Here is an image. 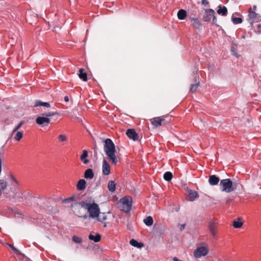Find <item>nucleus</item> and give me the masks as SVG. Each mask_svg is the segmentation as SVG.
I'll return each mask as SVG.
<instances>
[{
    "label": "nucleus",
    "mask_w": 261,
    "mask_h": 261,
    "mask_svg": "<svg viewBox=\"0 0 261 261\" xmlns=\"http://www.w3.org/2000/svg\"><path fill=\"white\" fill-rule=\"evenodd\" d=\"M10 179L11 185L13 186L12 188L13 189V194L10 195V197H12L14 198H22V193L19 189V182L16 178L13 175H10Z\"/></svg>",
    "instance_id": "obj_4"
},
{
    "label": "nucleus",
    "mask_w": 261,
    "mask_h": 261,
    "mask_svg": "<svg viewBox=\"0 0 261 261\" xmlns=\"http://www.w3.org/2000/svg\"><path fill=\"white\" fill-rule=\"evenodd\" d=\"M248 16L249 18L248 20L251 24L254 21H258L261 18V16L259 14L256 13L254 11H253L252 8L249 9Z\"/></svg>",
    "instance_id": "obj_8"
},
{
    "label": "nucleus",
    "mask_w": 261,
    "mask_h": 261,
    "mask_svg": "<svg viewBox=\"0 0 261 261\" xmlns=\"http://www.w3.org/2000/svg\"><path fill=\"white\" fill-rule=\"evenodd\" d=\"M232 21L234 24H237L242 23V19L240 17H234L233 16L231 17Z\"/></svg>",
    "instance_id": "obj_32"
},
{
    "label": "nucleus",
    "mask_w": 261,
    "mask_h": 261,
    "mask_svg": "<svg viewBox=\"0 0 261 261\" xmlns=\"http://www.w3.org/2000/svg\"><path fill=\"white\" fill-rule=\"evenodd\" d=\"M7 182L4 179H0V193L3 192L7 187Z\"/></svg>",
    "instance_id": "obj_28"
},
{
    "label": "nucleus",
    "mask_w": 261,
    "mask_h": 261,
    "mask_svg": "<svg viewBox=\"0 0 261 261\" xmlns=\"http://www.w3.org/2000/svg\"><path fill=\"white\" fill-rule=\"evenodd\" d=\"M173 261H183L182 260H180V259H179L177 257H174L173 258Z\"/></svg>",
    "instance_id": "obj_44"
},
{
    "label": "nucleus",
    "mask_w": 261,
    "mask_h": 261,
    "mask_svg": "<svg viewBox=\"0 0 261 261\" xmlns=\"http://www.w3.org/2000/svg\"><path fill=\"white\" fill-rule=\"evenodd\" d=\"M231 51L233 52V54L234 55H236V54H235V53H234V50H233V48H231Z\"/></svg>",
    "instance_id": "obj_49"
},
{
    "label": "nucleus",
    "mask_w": 261,
    "mask_h": 261,
    "mask_svg": "<svg viewBox=\"0 0 261 261\" xmlns=\"http://www.w3.org/2000/svg\"><path fill=\"white\" fill-rule=\"evenodd\" d=\"M188 198H189V200L190 201L194 200L198 197V194L195 191H194L192 190H189L188 192Z\"/></svg>",
    "instance_id": "obj_21"
},
{
    "label": "nucleus",
    "mask_w": 261,
    "mask_h": 261,
    "mask_svg": "<svg viewBox=\"0 0 261 261\" xmlns=\"http://www.w3.org/2000/svg\"><path fill=\"white\" fill-rule=\"evenodd\" d=\"M187 16V12L183 9H180L177 13V17L180 20H184Z\"/></svg>",
    "instance_id": "obj_23"
},
{
    "label": "nucleus",
    "mask_w": 261,
    "mask_h": 261,
    "mask_svg": "<svg viewBox=\"0 0 261 261\" xmlns=\"http://www.w3.org/2000/svg\"><path fill=\"white\" fill-rule=\"evenodd\" d=\"M129 243L131 245L134 247H136L138 248H140L143 246V244L139 243L135 239H132L130 240Z\"/></svg>",
    "instance_id": "obj_25"
},
{
    "label": "nucleus",
    "mask_w": 261,
    "mask_h": 261,
    "mask_svg": "<svg viewBox=\"0 0 261 261\" xmlns=\"http://www.w3.org/2000/svg\"><path fill=\"white\" fill-rule=\"evenodd\" d=\"M10 179L11 185L13 186L12 188L13 189V194L10 195V197H12L14 198H22V193L19 189V182L16 178L13 175H10Z\"/></svg>",
    "instance_id": "obj_3"
},
{
    "label": "nucleus",
    "mask_w": 261,
    "mask_h": 261,
    "mask_svg": "<svg viewBox=\"0 0 261 261\" xmlns=\"http://www.w3.org/2000/svg\"><path fill=\"white\" fill-rule=\"evenodd\" d=\"M252 9L253 10V11H254V12H255V10H256V6H253Z\"/></svg>",
    "instance_id": "obj_47"
},
{
    "label": "nucleus",
    "mask_w": 261,
    "mask_h": 261,
    "mask_svg": "<svg viewBox=\"0 0 261 261\" xmlns=\"http://www.w3.org/2000/svg\"><path fill=\"white\" fill-rule=\"evenodd\" d=\"M103 226L105 227H106L107 226V224L106 223L104 224Z\"/></svg>",
    "instance_id": "obj_51"
},
{
    "label": "nucleus",
    "mask_w": 261,
    "mask_h": 261,
    "mask_svg": "<svg viewBox=\"0 0 261 261\" xmlns=\"http://www.w3.org/2000/svg\"><path fill=\"white\" fill-rule=\"evenodd\" d=\"M108 188L110 192H114L116 189V184L115 182L113 180L109 181L108 184Z\"/></svg>",
    "instance_id": "obj_26"
},
{
    "label": "nucleus",
    "mask_w": 261,
    "mask_h": 261,
    "mask_svg": "<svg viewBox=\"0 0 261 261\" xmlns=\"http://www.w3.org/2000/svg\"><path fill=\"white\" fill-rule=\"evenodd\" d=\"M57 112H47V113H43L42 114L43 116H46V117H49V116H53V115H56L57 114Z\"/></svg>",
    "instance_id": "obj_38"
},
{
    "label": "nucleus",
    "mask_w": 261,
    "mask_h": 261,
    "mask_svg": "<svg viewBox=\"0 0 261 261\" xmlns=\"http://www.w3.org/2000/svg\"><path fill=\"white\" fill-rule=\"evenodd\" d=\"M58 139L61 142H65L67 141V137L65 135L61 134L58 136Z\"/></svg>",
    "instance_id": "obj_33"
},
{
    "label": "nucleus",
    "mask_w": 261,
    "mask_h": 261,
    "mask_svg": "<svg viewBox=\"0 0 261 261\" xmlns=\"http://www.w3.org/2000/svg\"><path fill=\"white\" fill-rule=\"evenodd\" d=\"M257 28H261V24H258L257 25Z\"/></svg>",
    "instance_id": "obj_50"
},
{
    "label": "nucleus",
    "mask_w": 261,
    "mask_h": 261,
    "mask_svg": "<svg viewBox=\"0 0 261 261\" xmlns=\"http://www.w3.org/2000/svg\"><path fill=\"white\" fill-rule=\"evenodd\" d=\"M231 201V199L230 198H227L226 200V203L227 204H229Z\"/></svg>",
    "instance_id": "obj_45"
},
{
    "label": "nucleus",
    "mask_w": 261,
    "mask_h": 261,
    "mask_svg": "<svg viewBox=\"0 0 261 261\" xmlns=\"http://www.w3.org/2000/svg\"><path fill=\"white\" fill-rule=\"evenodd\" d=\"M127 137L134 141H137L138 140L139 136L134 129H128L126 133Z\"/></svg>",
    "instance_id": "obj_13"
},
{
    "label": "nucleus",
    "mask_w": 261,
    "mask_h": 261,
    "mask_svg": "<svg viewBox=\"0 0 261 261\" xmlns=\"http://www.w3.org/2000/svg\"><path fill=\"white\" fill-rule=\"evenodd\" d=\"M23 121H20L17 124V125L15 127V128H14L13 131V134H14L15 132H16L18 129H19L21 127V126L23 124Z\"/></svg>",
    "instance_id": "obj_37"
},
{
    "label": "nucleus",
    "mask_w": 261,
    "mask_h": 261,
    "mask_svg": "<svg viewBox=\"0 0 261 261\" xmlns=\"http://www.w3.org/2000/svg\"><path fill=\"white\" fill-rule=\"evenodd\" d=\"M111 167L108 162L104 159L102 161V173L105 175L110 174Z\"/></svg>",
    "instance_id": "obj_12"
},
{
    "label": "nucleus",
    "mask_w": 261,
    "mask_h": 261,
    "mask_svg": "<svg viewBox=\"0 0 261 261\" xmlns=\"http://www.w3.org/2000/svg\"><path fill=\"white\" fill-rule=\"evenodd\" d=\"M94 177V173L92 169H87L84 173V177L86 179H92Z\"/></svg>",
    "instance_id": "obj_19"
},
{
    "label": "nucleus",
    "mask_w": 261,
    "mask_h": 261,
    "mask_svg": "<svg viewBox=\"0 0 261 261\" xmlns=\"http://www.w3.org/2000/svg\"><path fill=\"white\" fill-rule=\"evenodd\" d=\"M215 12L213 9H207L205 10V13L203 16V20L204 21H210Z\"/></svg>",
    "instance_id": "obj_11"
},
{
    "label": "nucleus",
    "mask_w": 261,
    "mask_h": 261,
    "mask_svg": "<svg viewBox=\"0 0 261 261\" xmlns=\"http://www.w3.org/2000/svg\"><path fill=\"white\" fill-rule=\"evenodd\" d=\"M72 240L76 243H81L82 242V239L80 237L76 236H73L72 237Z\"/></svg>",
    "instance_id": "obj_36"
},
{
    "label": "nucleus",
    "mask_w": 261,
    "mask_h": 261,
    "mask_svg": "<svg viewBox=\"0 0 261 261\" xmlns=\"http://www.w3.org/2000/svg\"><path fill=\"white\" fill-rule=\"evenodd\" d=\"M165 120L164 116L154 117L150 120L151 124L158 127L162 125V122Z\"/></svg>",
    "instance_id": "obj_10"
},
{
    "label": "nucleus",
    "mask_w": 261,
    "mask_h": 261,
    "mask_svg": "<svg viewBox=\"0 0 261 261\" xmlns=\"http://www.w3.org/2000/svg\"><path fill=\"white\" fill-rule=\"evenodd\" d=\"M201 244L204 245L197 247L194 251L193 255L196 258H199L202 256H204L209 252L208 246L205 245L204 243H202Z\"/></svg>",
    "instance_id": "obj_6"
},
{
    "label": "nucleus",
    "mask_w": 261,
    "mask_h": 261,
    "mask_svg": "<svg viewBox=\"0 0 261 261\" xmlns=\"http://www.w3.org/2000/svg\"><path fill=\"white\" fill-rule=\"evenodd\" d=\"M90 240L93 241L94 242L97 243L100 241L101 236L99 233H96L94 236L92 234H90L88 236Z\"/></svg>",
    "instance_id": "obj_20"
},
{
    "label": "nucleus",
    "mask_w": 261,
    "mask_h": 261,
    "mask_svg": "<svg viewBox=\"0 0 261 261\" xmlns=\"http://www.w3.org/2000/svg\"><path fill=\"white\" fill-rule=\"evenodd\" d=\"M208 228L212 234L215 238L216 237V223L213 220H211L208 223Z\"/></svg>",
    "instance_id": "obj_14"
},
{
    "label": "nucleus",
    "mask_w": 261,
    "mask_h": 261,
    "mask_svg": "<svg viewBox=\"0 0 261 261\" xmlns=\"http://www.w3.org/2000/svg\"><path fill=\"white\" fill-rule=\"evenodd\" d=\"M103 149L109 161L114 165L118 163V159L115 155L116 148L113 141L110 139H106L104 141Z\"/></svg>",
    "instance_id": "obj_2"
},
{
    "label": "nucleus",
    "mask_w": 261,
    "mask_h": 261,
    "mask_svg": "<svg viewBox=\"0 0 261 261\" xmlns=\"http://www.w3.org/2000/svg\"><path fill=\"white\" fill-rule=\"evenodd\" d=\"M50 121V119L49 118L44 116H39L36 119V123L43 126H47Z\"/></svg>",
    "instance_id": "obj_9"
},
{
    "label": "nucleus",
    "mask_w": 261,
    "mask_h": 261,
    "mask_svg": "<svg viewBox=\"0 0 261 261\" xmlns=\"http://www.w3.org/2000/svg\"><path fill=\"white\" fill-rule=\"evenodd\" d=\"M173 175L171 172H166L164 174V179L166 181H170L172 178Z\"/></svg>",
    "instance_id": "obj_31"
},
{
    "label": "nucleus",
    "mask_w": 261,
    "mask_h": 261,
    "mask_svg": "<svg viewBox=\"0 0 261 261\" xmlns=\"http://www.w3.org/2000/svg\"><path fill=\"white\" fill-rule=\"evenodd\" d=\"M88 156V152L87 150H84L80 156V160L84 164H87L89 163V160L87 159Z\"/></svg>",
    "instance_id": "obj_15"
},
{
    "label": "nucleus",
    "mask_w": 261,
    "mask_h": 261,
    "mask_svg": "<svg viewBox=\"0 0 261 261\" xmlns=\"http://www.w3.org/2000/svg\"><path fill=\"white\" fill-rule=\"evenodd\" d=\"M143 221L146 225L147 226H150L153 224V220L152 217L148 216L144 219Z\"/></svg>",
    "instance_id": "obj_27"
},
{
    "label": "nucleus",
    "mask_w": 261,
    "mask_h": 261,
    "mask_svg": "<svg viewBox=\"0 0 261 261\" xmlns=\"http://www.w3.org/2000/svg\"><path fill=\"white\" fill-rule=\"evenodd\" d=\"M217 13L222 16H226L227 14V9L225 6H221L220 5L217 10Z\"/></svg>",
    "instance_id": "obj_22"
},
{
    "label": "nucleus",
    "mask_w": 261,
    "mask_h": 261,
    "mask_svg": "<svg viewBox=\"0 0 261 261\" xmlns=\"http://www.w3.org/2000/svg\"><path fill=\"white\" fill-rule=\"evenodd\" d=\"M87 217H88V216H87V215H84V216H83V218L84 219H87Z\"/></svg>",
    "instance_id": "obj_48"
},
{
    "label": "nucleus",
    "mask_w": 261,
    "mask_h": 261,
    "mask_svg": "<svg viewBox=\"0 0 261 261\" xmlns=\"http://www.w3.org/2000/svg\"><path fill=\"white\" fill-rule=\"evenodd\" d=\"M76 203L75 204H77ZM82 207L87 210L89 217L92 219L96 218L98 221L102 222L107 219V216L105 213H100L99 205L95 203L81 201L78 203Z\"/></svg>",
    "instance_id": "obj_1"
},
{
    "label": "nucleus",
    "mask_w": 261,
    "mask_h": 261,
    "mask_svg": "<svg viewBox=\"0 0 261 261\" xmlns=\"http://www.w3.org/2000/svg\"><path fill=\"white\" fill-rule=\"evenodd\" d=\"M86 187V181L85 179H80L77 184L76 188L77 190L82 191Z\"/></svg>",
    "instance_id": "obj_18"
},
{
    "label": "nucleus",
    "mask_w": 261,
    "mask_h": 261,
    "mask_svg": "<svg viewBox=\"0 0 261 261\" xmlns=\"http://www.w3.org/2000/svg\"><path fill=\"white\" fill-rule=\"evenodd\" d=\"M185 226H186V225H185V224H181V225H180V229L181 230H182V229H184L185 228Z\"/></svg>",
    "instance_id": "obj_43"
},
{
    "label": "nucleus",
    "mask_w": 261,
    "mask_h": 261,
    "mask_svg": "<svg viewBox=\"0 0 261 261\" xmlns=\"http://www.w3.org/2000/svg\"><path fill=\"white\" fill-rule=\"evenodd\" d=\"M191 21L194 29H199L201 27V23L200 20L196 18H191Z\"/></svg>",
    "instance_id": "obj_17"
},
{
    "label": "nucleus",
    "mask_w": 261,
    "mask_h": 261,
    "mask_svg": "<svg viewBox=\"0 0 261 261\" xmlns=\"http://www.w3.org/2000/svg\"><path fill=\"white\" fill-rule=\"evenodd\" d=\"M9 246L13 249V250L15 251H17L18 250L15 248V247L13 245H11V244H8Z\"/></svg>",
    "instance_id": "obj_42"
},
{
    "label": "nucleus",
    "mask_w": 261,
    "mask_h": 261,
    "mask_svg": "<svg viewBox=\"0 0 261 261\" xmlns=\"http://www.w3.org/2000/svg\"><path fill=\"white\" fill-rule=\"evenodd\" d=\"M23 134L21 132H17L15 137V140L18 141L22 138Z\"/></svg>",
    "instance_id": "obj_34"
},
{
    "label": "nucleus",
    "mask_w": 261,
    "mask_h": 261,
    "mask_svg": "<svg viewBox=\"0 0 261 261\" xmlns=\"http://www.w3.org/2000/svg\"><path fill=\"white\" fill-rule=\"evenodd\" d=\"M64 100L66 101V102H68L69 101V98L67 96H65L64 97Z\"/></svg>",
    "instance_id": "obj_46"
},
{
    "label": "nucleus",
    "mask_w": 261,
    "mask_h": 261,
    "mask_svg": "<svg viewBox=\"0 0 261 261\" xmlns=\"http://www.w3.org/2000/svg\"><path fill=\"white\" fill-rule=\"evenodd\" d=\"M220 187L222 191L230 193L234 190L233 184L229 178L222 179L220 182Z\"/></svg>",
    "instance_id": "obj_7"
},
{
    "label": "nucleus",
    "mask_w": 261,
    "mask_h": 261,
    "mask_svg": "<svg viewBox=\"0 0 261 261\" xmlns=\"http://www.w3.org/2000/svg\"><path fill=\"white\" fill-rule=\"evenodd\" d=\"M220 179L215 175H210L208 179V182L212 186H215L218 184Z\"/></svg>",
    "instance_id": "obj_16"
},
{
    "label": "nucleus",
    "mask_w": 261,
    "mask_h": 261,
    "mask_svg": "<svg viewBox=\"0 0 261 261\" xmlns=\"http://www.w3.org/2000/svg\"><path fill=\"white\" fill-rule=\"evenodd\" d=\"M198 86L199 83H197L196 84H192L191 86L190 92L192 93L195 92Z\"/></svg>",
    "instance_id": "obj_35"
},
{
    "label": "nucleus",
    "mask_w": 261,
    "mask_h": 261,
    "mask_svg": "<svg viewBox=\"0 0 261 261\" xmlns=\"http://www.w3.org/2000/svg\"><path fill=\"white\" fill-rule=\"evenodd\" d=\"M243 224V222L241 221L240 219L239 218L238 220L233 221L232 225L235 228H240L242 226Z\"/></svg>",
    "instance_id": "obj_30"
},
{
    "label": "nucleus",
    "mask_w": 261,
    "mask_h": 261,
    "mask_svg": "<svg viewBox=\"0 0 261 261\" xmlns=\"http://www.w3.org/2000/svg\"><path fill=\"white\" fill-rule=\"evenodd\" d=\"M83 69L81 68L79 70V77L83 80L84 81H87V73L83 72Z\"/></svg>",
    "instance_id": "obj_29"
},
{
    "label": "nucleus",
    "mask_w": 261,
    "mask_h": 261,
    "mask_svg": "<svg viewBox=\"0 0 261 261\" xmlns=\"http://www.w3.org/2000/svg\"><path fill=\"white\" fill-rule=\"evenodd\" d=\"M39 106H43L46 108H49L50 107V104L48 102H42L40 100H36L35 101L34 107H37Z\"/></svg>",
    "instance_id": "obj_24"
},
{
    "label": "nucleus",
    "mask_w": 261,
    "mask_h": 261,
    "mask_svg": "<svg viewBox=\"0 0 261 261\" xmlns=\"http://www.w3.org/2000/svg\"><path fill=\"white\" fill-rule=\"evenodd\" d=\"M75 196H71L67 199H66L64 201L65 202H69V201H73L75 200Z\"/></svg>",
    "instance_id": "obj_39"
},
{
    "label": "nucleus",
    "mask_w": 261,
    "mask_h": 261,
    "mask_svg": "<svg viewBox=\"0 0 261 261\" xmlns=\"http://www.w3.org/2000/svg\"><path fill=\"white\" fill-rule=\"evenodd\" d=\"M120 209L126 213L131 210L132 206V198L130 196H125L122 198L119 201Z\"/></svg>",
    "instance_id": "obj_5"
},
{
    "label": "nucleus",
    "mask_w": 261,
    "mask_h": 261,
    "mask_svg": "<svg viewBox=\"0 0 261 261\" xmlns=\"http://www.w3.org/2000/svg\"><path fill=\"white\" fill-rule=\"evenodd\" d=\"M201 4L202 5H208V2L207 0H202L201 1Z\"/></svg>",
    "instance_id": "obj_40"
},
{
    "label": "nucleus",
    "mask_w": 261,
    "mask_h": 261,
    "mask_svg": "<svg viewBox=\"0 0 261 261\" xmlns=\"http://www.w3.org/2000/svg\"><path fill=\"white\" fill-rule=\"evenodd\" d=\"M213 23L214 24H216L217 22V18L216 16H215V14L214 15V16H213Z\"/></svg>",
    "instance_id": "obj_41"
}]
</instances>
